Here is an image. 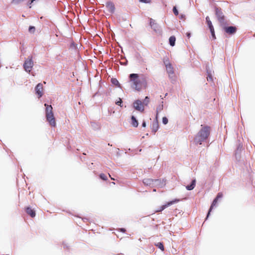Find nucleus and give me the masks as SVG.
<instances>
[{
    "mask_svg": "<svg viewBox=\"0 0 255 255\" xmlns=\"http://www.w3.org/2000/svg\"><path fill=\"white\" fill-rule=\"evenodd\" d=\"M201 128L195 136L194 141L196 144L201 145L206 140L210 134V127L209 126L201 125Z\"/></svg>",
    "mask_w": 255,
    "mask_h": 255,
    "instance_id": "1",
    "label": "nucleus"
},
{
    "mask_svg": "<svg viewBox=\"0 0 255 255\" xmlns=\"http://www.w3.org/2000/svg\"><path fill=\"white\" fill-rule=\"evenodd\" d=\"M129 82L131 86L137 91H139L142 87L145 86L146 82L144 79L140 80L138 74L131 73L129 75Z\"/></svg>",
    "mask_w": 255,
    "mask_h": 255,
    "instance_id": "2",
    "label": "nucleus"
},
{
    "mask_svg": "<svg viewBox=\"0 0 255 255\" xmlns=\"http://www.w3.org/2000/svg\"><path fill=\"white\" fill-rule=\"evenodd\" d=\"M44 106L46 108L45 115L47 121L49 123V125L52 127H55L56 123L54 116L52 106L45 103L44 104Z\"/></svg>",
    "mask_w": 255,
    "mask_h": 255,
    "instance_id": "3",
    "label": "nucleus"
},
{
    "mask_svg": "<svg viewBox=\"0 0 255 255\" xmlns=\"http://www.w3.org/2000/svg\"><path fill=\"white\" fill-rule=\"evenodd\" d=\"M223 197V194L222 192H219L217 194L215 198L213 199V200L211 203V205L210 207V208L208 211V213L207 214L206 217L205 219V221H206L208 219V218L209 217V216H210L211 212H212L214 207H216L217 206L218 203V200L222 198Z\"/></svg>",
    "mask_w": 255,
    "mask_h": 255,
    "instance_id": "4",
    "label": "nucleus"
},
{
    "mask_svg": "<svg viewBox=\"0 0 255 255\" xmlns=\"http://www.w3.org/2000/svg\"><path fill=\"white\" fill-rule=\"evenodd\" d=\"M215 14L220 24V26L223 25L226 22L225 16L222 12V9L217 6H214Z\"/></svg>",
    "mask_w": 255,
    "mask_h": 255,
    "instance_id": "5",
    "label": "nucleus"
},
{
    "mask_svg": "<svg viewBox=\"0 0 255 255\" xmlns=\"http://www.w3.org/2000/svg\"><path fill=\"white\" fill-rule=\"evenodd\" d=\"M223 30L227 34L232 36L237 31V28L235 26H229L227 22L221 25Z\"/></svg>",
    "mask_w": 255,
    "mask_h": 255,
    "instance_id": "6",
    "label": "nucleus"
},
{
    "mask_svg": "<svg viewBox=\"0 0 255 255\" xmlns=\"http://www.w3.org/2000/svg\"><path fill=\"white\" fill-rule=\"evenodd\" d=\"M33 66V57L31 55H29L25 60L23 65V67L26 72L29 73L32 70Z\"/></svg>",
    "mask_w": 255,
    "mask_h": 255,
    "instance_id": "7",
    "label": "nucleus"
},
{
    "mask_svg": "<svg viewBox=\"0 0 255 255\" xmlns=\"http://www.w3.org/2000/svg\"><path fill=\"white\" fill-rule=\"evenodd\" d=\"M180 199L175 198L172 200L169 201L168 202H167L165 204L161 205L160 206L158 209L156 210V212H161L163 210H164L166 208L169 207L170 206L175 204L177 203L178 202H179Z\"/></svg>",
    "mask_w": 255,
    "mask_h": 255,
    "instance_id": "8",
    "label": "nucleus"
},
{
    "mask_svg": "<svg viewBox=\"0 0 255 255\" xmlns=\"http://www.w3.org/2000/svg\"><path fill=\"white\" fill-rule=\"evenodd\" d=\"M133 108L141 113L143 112L144 110V107L142 103L141 100L138 99L135 100L132 103Z\"/></svg>",
    "mask_w": 255,
    "mask_h": 255,
    "instance_id": "9",
    "label": "nucleus"
},
{
    "mask_svg": "<svg viewBox=\"0 0 255 255\" xmlns=\"http://www.w3.org/2000/svg\"><path fill=\"white\" fill-rule=\"evenodd\" d=\"M163 63L165 65L167 72L169 74H173L174 73L173 68L171 64L169 62L168 59H164Z\"/></svg>",
    "mask_w": 255,
    "mask_h": 255,
    "instance_id": "10",
    "label": "nucleus"
},
{
    "mask_svg": "<svg viewBox=\"0 0 255 255\" xmlns=\"http://www.w3.org/2000/svg\"><path fill=\"white\" fill-rule=\"evenodd\" d=\"M152 132L155 134L159 128L158 118L155 117V119L153 121L152 124L150 125Z\"/></svg>",
    "mask_w": 255,
    "mask_h": 255,
    "instance_id": "11",
    "label": "nucleus"
},
{
    "mask_svg": "<svg viewBox=\"0 0 255 255\" xmlns=\"http://www.w3.org/2000/svg\"><path fill=\"white\" fill-rule=\"evenodd\" d=\"M165 185V180L164 179H154L153 187L162 188Z\"/></svg>",
    "mask_w": 255,
    "mask_h": 255,
    "instance_id": "12",
    "label": "nucleus"
},
{
    "mask_svg": "<svg viewBox=\"0 0 255 255\" xmlns=\"http://www.w3.org/2000/svg\"><path fill=\"white\" fill-rule=\"evenodd\" d=\"M243 149V144L239 143L235 151V157L237 160L239 161L241 159V154Z\"/></svg>",
    "mask_w": 255,
    "mask_h": 255,
    "instance_id": "13",
    "label": "nucleus"
},
{
    "mask_svg": "<svg viewBox=\"0 0 255 255\" xmlns=\"http://www.w3.org/2000/svg\"><path fill=\"white\" fill-rule=\"evenodd\" d=\"M43 86L41 83H38L35 88V94L38 95V98L41 97L43 95Z\"/></svg>",
    "mask_w": 255,
    "mask_h": 255,
    "instance_id": "14",
    "label": "nucleus"
},
{
    "mask_svg": "<svg viewBox=\"0 0 255 255\" xmlns=\"http://www.w3.org/2000/svg\"><path fill=\"white\" fill-rule=\"evenodd\" d=\"M106 6L108 9V11L111 13L113 14L115 12V6L114 3L112 1H107L106 3Z\"/></svg>",
    "mask_w": 255,
    "mask_h": 255,
    "instance_id": "15",
    "label": "nucleus"
},
{
    "mask_svg": "<svg viewBox=\"0 0 255 255\" xmlns=\"http://www.w3.org/2000/svg\"><path fill=\"white\" fill-rule=\"evenodd\" d=\"M26 213L29 215L31 218H34L36 216V212L32 209L30 206H27L25 208Z\"/></svg>",
    "mask_w": 255,
    "mask_h": 255,
    "instance_id": "16",
    "label": "nucleus"
},
{
    "mask_svg": "<svg viewBox=\"0 0 255 255\" xmlns=\"http://www.w3.org/2000/svg\"><path fill=\"white\" fill-rule=\"evenodd\" d=\"M149 25L151 28L155 31L158 28V24L155 22V20L151 18H149Z\"/></svg>",
    "mask_w": 255,
    "mask_h": 255,
    "instance_id": "17",
    "label": "nucleus"
},
{
    "mask_svg": "<svg viewBox=\"0 0 255 255\" xmlns=\"http://www.w3.org/2000/svg\"><path fill=\"white\" fill-rule=\"evenodd\" d=\"M196 183V180L195 178L192 180L191 183L186 186V190L188 191L192 190L195 187Z\"/></svg>",
    "mask_w": 255,
    "mask_h": 255,
    "instance_id": "18",
    "label": "nucleus"
},
{
    "mask_svg": "<svg viewBox=\"0 0 255 255\" xmlns=\"http://www.w3.org/2000/svg\"><path fill=\"white\" fill-rule=\"evenodd\" d=\"M143 183L146 186L153 187L154 179L151 178H145L142 181Z\"/></svg>",
    "mask_w": 255,
    "mask_h": 255,
    "instance_id": "19",
    "label": "nucleus"
},
{
    "mask_svg": "<svg viewBox=\"0 0 255 255\" xmlns=\"http://www.w3.org/2000/svg\"><path fill=\"white\" fill-rule=\"evenodd\" d=\"M206 70L207 72V80L208 81H212L213 80L212 74V71L210 70L209 67L208 66H206Z\"/></svg>",
    "mask_w": 255,
    "mask_h": 255,
    "instance_id": "20",
    "label": "nucleus"
},
{
    "mask_svg": "<svg viewBox=\"0 0 255 255\" xmlns=\"http://www.w3.org/2000/svg\"><path fill=\"white\" fill-rule=\"evenodd\" d=\"M131 126L134 128H137L138 126V122L136 117L132 115L130 117Z\"/></svg>",
    "mask_w": 255,
    "mask_h": 255,
    "instance_id": "21",
    "label": "nucleus"
},
{
    "mask_svg": "<svg viewBox=\"0 0 255 255\" xmlns=\"http://www.w3.org/2000/svg\"><path fill=\"white\" fill-rule=\"evenodd\" d=\"M206 22L207 23V25L210 29V30H212V29H214V26L212 24V21L210 20V18L208 16H207L205 18Z\"/></svg>",
    "mask_w": 255,
    "mask_h": 255,
    "instance_id": "22",
    "label": "nucleus"
},
{
    "mask_svg": "<svg viewBox=\"0 0 255 255\" xmlns=\"http://www.w3.org/2000/svg\"><path fill=\"white\" fill-rule=\"evenodd\" d=\"M111 82L113 85L116 86V87L122 89L121 84L119 83V82L116 78H112L111 79Z\"/></svg>",
    "mask_w": 255,
    "mask_h": 255,
    "instance_id": "23",
    "label": "nucleus"
},
{
    "mask_svg": "<svg viewBox=\"0 0 255 255\" xmlns=\"http://www.w3.org/2000/svg\"><path fill=\"white\" fill-rule=\"evenodd\" d=\"M176 37L174 35L171 36L169 38V44L171 46H174L175 45Z\"/></svg>",
    "mask_w": 255,
    "mask_h": 255,
    "instance_id": "24",
    "label": "nucleus"
},
{
    "mask_svg": "<svg viewBox=\"0 0 255 255\" xmlns=\"http://www.w3.org/2000/svg\"><path fill=\"white\" fill-rule=\"evenodd\" d=\"M91 126L95 130H98L100 128V125L98 123L95 122H91Z\"/></svg>",
    "mask_w": 255,
    "mask_h": 255,
    "instance_id": "25",
    "label": "nucleus"
},
{
    "mask_svg": "<svg viewBox=\"0 0 255 255\" xmlns=\"http://www.w3.org/2000/svg\"><path fill=\"white\" fill-rule=\"evenodd\" d=\"M115 104L116 105H118L121 107H123V101L122 100V99L121 98H119L115 101Z\"/></svg>",
    "mask_w": 255,
    "mask_h": 255,
    "instance_id": "26",
    "label": "nucleus"
},
{
    "mask_svg": "<svg viewBox=\"0 0 255 255\" xmlns=\"http://www.w3.org/2000/svg\"><path fill=\"white\" fill-rule=\"evenodd\" d=\"M163 104L159 105L156 107V116L155 117H157L158 118L159 112H161L163 110Z\"/></svg>",
    "mask_w": 255,
    "mask_h": 255,
    "instance_id": "27",
    "label": "nucleus"
},
{
    "mask_svg": "<svg viewBox=\"0 0 255 255\" xmlns=\"http://www.w3.org/2000/svg\"><path fill=\"white\" fill-rule=\"evenodd\" d=\"M155 245L160 250H161L162 251H164V247L163 246V244L162 242H158L156 244H155Z\"/></svg>",
    "mask_w": 255,
    "mask_h": 255,
    "instance_id": "28",
    "label": "nucleus"
},
{
    "mask_svg": "<svg viewBox=\"0 0 255 255\" xmlns=\"http://www.w3.org/2000/svg\"><path fill=\"white\" fill-rule=\"evenodd\" d=\"M141 102H142V103L143 106H147L149 102V98H148V97L146 96L145 97V98Z\"/></svg>",
    "mask_w": 255,
    "mask_h": 255,
    "instance_id": "29",
    "label": "nucleus"
},
{
    "mask_svg": "<svg viewBox=\"0 0 255 255\" xmlns=\"http://www.w3.org/2000/svg\"><path fill=\"white\" fill-rule=\"evenodd\" d=\"M99 178L103 181H106L108 179L107 177L104 173H100L99 175Z\"/></svg>",
    "mask_w": 255,
    "mask_h": 255,
    "instance_id": "30",
    "label": "nucleus"
},
{
    "mask_svg": "<svg viewBox=\"0 0 255 255\" xmlns=\"http://www.w3.org/2000/svg\"><path fill=\"white\" fill-rule=\"evenodd\" d=\"M70 48L73 49H78L77 44L72 41L70 44Z\"/></svg>",
    "mask_w": 255,
    "mask_h": 255,
    "instance_id": "31",
    "label": "nucleus"
},
{
    "mask_svg": "<svg viewBox=\"0 0 255 255\" xmlns=\"http://www.w3.org/2000/svg\"><path fill=\"white\" fill-rule=\"evenodd\" d=\"M35 31V27L34 26L30 25L28 27V32L30 33H34Z\"/></svg>",
    "mask_w": 255,
    "mask_h": 255,
    "instance_id": "32",
    "label": "nucleus"
},
{
    "mask_svg": "<svg viewBox=\"0 0 255 255\" xmlns=\"http://www.w3.org/2000/svg\"><path fill=\"white\" fill-rule=\"evenodd\" d=\"M172 10L175 15L177 16L178 15H179V11L176 5L173 7Z\"/></svg>",
    "mask_w": 255,
    "mask_h": 255,
    "instance_id": "33",
    "label": "nucleus"
},
{
    "mask_svg": "<svg viewBox=\"0 0 255 255\" xmlns=\"http://www.w3.org/2000/svg\"><path fill=\"white\" fill-rule=\"evenodd\" d=\"M162 124L164 125H166L168 123V119L166 117H163L162 119Z\"/></svg>",
    "mask_w": 255,
    "mask_h": 255,
    "instance_id": "34",
    "label": "nucleus"
},
{
    "mask_svg": "<svg viewBox=\"0 0 255 255\" xmlns=\"http://www.w3.org/2000/svg\"><path fill=\"white\" fill-rule=\"evenodd\" d=\"M210 31L211 34V36H212V39L213 40H215L216 38V35H215V32L214 29H212V30H210Z\"/></svg>",
    "mask_w": 255,
    "mask_h": 255,
    "instance_id": "35",
    "label": "nucleus"
},
{
    "mask_svg": "<svg viewBox=\"0 0 255 255\" xmlns=\"http://www.w3.org/2000/svg\"><path fill=\"white\" fill-rule=\"evenodd\" d=\"M24 0H12L11 3L17 5Z\"/></svg>",
    "mask_w": 255,
    "mask_h": 255,
    "instance_id": "36",
    "label": "nucleus"
},
{
    "mask_svg": "<svg viewBox=\"0 0 255 255\" xmlns=\"http://www.w3.org/2000/svg\"><path fill=\"white\" fill-rule=\"evenodd\" d=\"M63 248L64 249L69 250V246L68 245V244L66 243L65 242H63Z\"/></svg>",
    "mask_w": 255,
    "mask_h": 255,
    "instance_id": "37",
    "label": "nucleus"
},
{
    "mask_svg": "<svg viewBox=\"0 0 255 255\" xmlns=\"http://www.w3.org/2000/svg\"><path fill=\"white\" fill-rule=\"evenodd\" d=\"M35 0H29L27 3V5L29 6V8H31V4Z\"/></svg>",
    "mask_w": 255,
    "mask_h": 255,
    "instance_id": "38",
    "label": "nucleus"
},
{
    "mask_svg": "<svg viewBox=\"0 0 255 255\" xmlns=\"http://www.w3.org/2000/svg\"><path fill=\"white\" fill-rule=\"evenodd\" d=\"M139 1L144 3H149L151 2V0H139Z\"/></svg>",
    "mask_w": 255,
    "mask_h": 255,
    "instance_id": "39",
    "label": "nucleus"
},
{
    "mask_svg": "<svg viewBox=\"0 0 255 255\" xmlns=\"http://www.w3.org/2000/svg\"><path fill=\"white\" fill-rule=\"evenodd\" d=\"M169 77L171 79V82L173 83V84H174L176 82V78L174 76H171L170 75H169Z\"/></svg>",
    "mask_w": 255,
    "mask_h": 255,
    "instance_id": "40",
    "label": "nucleus"
},
{
    "mask_svg": "<svg viewBox=\"0 0 255 255\" xmlns=\"http://www.w3.org/2000/svg\"><path fill=\"white\" fill-rule=\"evenodd\" d=\"M185 17H186V16H185V14H182V13L180 14L179 15V18L180 19H181V20H184V19H185Z\"/></svg>",
    "mask_w": 255,
    "mask_h": 255,
    "instance_id": "41",
    "label": "nucleus"
},
{
    "mask_svg": "<svg viewBox=\"0 0 255 255\" xmlns=\"http://www.w3.org/2000/svg\"><path fill=\"white\" fill-rule=\"evenodd\" d=\"M128 64V61L126 59V60L124 62H120V64L124 66H127Z\"/></svg>",
    "mask_w": 255,
    "mask_h": 255,
    "instance_id": "42",
    "label": "nucleus"
},
{
    "mask_svg": "<svg viewBox=\"0 0 255 255\" xmlns=\"http://www.w3.org/2000/svg\"><path fill=\"white\" fill-rule=\"evenodd\" d=\"M141 126H142V127H143V128H145V127H146V122H145L144 120H143V121H142V124H141Z\"/></svg>",
    "mask_w": 255,
    "mask_h": 255,
    "instance_id": "43",
    "label": "nucleus"
},
{
    "mask_svg": "<svg viewBox=\"0 0 255 255\" xmlns=\"http://www.w3.org/2000/svg\"><path fill=\"white\" fill-rule=\"evenodd\" d=\"M186 36H187L188 38H190V37H191V32H187L186 33Z\"/></svg>",
    "mask_w": 255,
    "mask_h": 255,
    "instance_id": "44",
    "label": "nucleus"
},
{
    "mask_svg": "<svg viewBox=\"0 0 255 255\" xmlns=\"http://www.w3.org/2000/svg\"><path fill=\"white\" fill-rule=\"evenodd\" d=\"M119 230H120V232H121L122 233H125L126 231V229L124 228H120Z\"/></svg>",
    "mask_w": 255,
    "mask_h": 255,
    "instance_id": "45",
    "label": "nucleus"
},
{
    "mask_svg": "<svg viewBox=\"0 0 255 255\" xmlns=\"http://www.w3.org/2000/svg\"><path fill=\"white\" fill-rule=\"evenodd\" d=\"M82 220L84 221V222H86V221H87L89 220V219L87 218H82Z\"/></svg>",
    "mask_w": 255,
    "mask_h": 255,
    "instance_id": "46",
    "label": "nucleus"
},
{
    "mask_svg": "<svg viewBox=\"0 0 255 255\" xmlns=\"http://www.w3.org/2000/svg\"><path fill=\"white\" fill-rule=\"evenodd\" d=\"M153 191H156V189H153Z\"/></svg>",
    "mask_w": 255,
    "mask_h": 255,
    "instance_id": "47",
    "label": "nucleus"
}]
</instances>
